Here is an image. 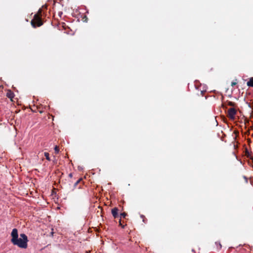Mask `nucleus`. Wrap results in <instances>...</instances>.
Masks as SVG:
<instances>
[{"mask_svg":"<svg viewBox=\"0 0 253 253\" xmlns=\"http://www.w3.org/2000/svg\"><path fill=\"white\" fill-rule=\"evenodd\" d=\"M11 242L14 245L22 249L27 248V243L28 242V237L25 234H21L20 238H18V230L16 228L12 229L11 233Z\"/></svg>","mask_w":253,"mask_h":253,"instance_id":"f257e3e1","label":"nucleus"},{"mask_svg":"<svg viewBox=\"0 0 253 253\" xmlns=\"http://www.w3.org/2000/svg\"><path fill=\"white\" fill-rule=\"evenodd\" d=\"M42 9H39L37 13L35 14L33 19L31 20V24L33 27L36 28L42 26L43 24L42 20Z\"/></svg>","mask_w":253,"mask_h":253,"instance_id":"f03ea898","label":"nucleus"},{"mask_svg":"<svg viewBox=\"0 0 253 253\" xmlns=\"http://www.w3.org/2000/svg\"><path fill=\"white\" fill-rule=\"evenodd\" d=\"M237 111L234 108H231L228 110L227 116L231 120H234Z\"/></svg>","mask_w":253,"mask_h":253,"instance_id":"7ed1b4c3","label":"nucleus"},{"mask_svg":"<svg viewBox=\"0 0 253 253\" xmlns=\"http://www.w3.org/2000/svg\"><path fill=\"white\" fill-rule=\"evenodd\" d=\"M68 29H70V28L65 23H62L59 25V30H66L67 32H69Z\"/></svg>","mask_w":253,"mask_h":253,"instance_id":"20e7f679","label":"nucleus"},{"mask_svg":"<svg viewBox=\"0 0 253 253\" xmlns=\"http://www.w3.org/2000/svg\"><path fill=\"white\" fill-rule=\"evenodd\" d=\"M112 214L114 218H117L118 216V209L117 208H113L112 210Z\"/></svg>","mask_w":253,"mask_h":253,"instance_id":"39448f33","label":"nucleus"},{"mask_svg":"<svg viewBox=\"0 0 253 253\" xmlns=\"http://www.w3.org/2000/svg\"><path fill=\"white\" fill-rule=\"evenodd\" d=\"M81 20L84 22H87L88 21V18L86 15L84 14H83L81 15Z\"/></svg>","mask_w":253,"mask_h":253,"instance_id":"423d86ee","label":"nucleus"},{"mask_svg":"<svg viewBox=\"0 0 253 253\" xmlns=\"http://www.w3.org/2000/svg\"><path fill=\"white\" fill-rule=\"evenodd\" d=\"M247 85L250 87H253V78L250 79L249 81L247 82Z\"/></svg>","mask_w":253,"mask_h":253,"instance_id":"0eeeda50","label":"nucleus"},{"mask_svg":"<svg viewBox=\"0 0 253 253\" xmlns=\"http://www.w3.org/2000/svg\"><path fill=\"white\" fill-rule=\"evenodd\" d=\"M6 96L8 98L12 99L14 97V94L11 91H9L7 93Z\"/></svg>","mask_w":253,"mask_h":253,"instance_id":"6e6552de","label":"nucleus"},{"mask_svg":"<svg viewBox=\"0 0 253 253\" xmlns=\"http://www.w3.org/2000/svg\"><path fill=\"white\" fill-rule=\"evenodd\" d=\"M215 244L216 246V249L218 251H219L221 248H222V246H221V244L220 242H216L215 243Z\"/></svg>","mask_w":253,"mask_h":253,"instance_id":"1a4fd4ad","label":"nucleus"},{"mask_svg":"<svg viewBox=\"0 0 253 253\" xmlns=\"http://www.w3.org/2000/svg\"><path fill=\"white\" fill-rule=\"evenodd\" d=\"M44 155L46 158V159L48 161H50L51 160L50 159V157H49V154L47 152H44Z\"/></svg>","mask_w":253,"mask_h":253,"instance_id":"9d476101","label":"nucleus"},{"mask_svg":"<svg viewBox=\"0 0 253 253\" xmlns=\"http://www.w3.org/2000/svg\"><path fill=\"white\" fill-rule=\"evenodd\" d=\"M126 215V213L125 212H123L120 214V218H125Z\"/></svg>","mask_w":253,"mask_h":253,"instance_id":"9b49d317","label":"nucleus"},{"mask_svg":"<svg viewBox=\"0 0 253 253\" xmlns=\"http://www.w3.org/2000/svg\"><path fill=\"white\" fill-rule=\"evenodd\" d=\"M54 150H55V152L56 153H59V149L58 148V147L56 146L55 147H54Z\"/></svg>","mask_w":253,"mask_h":253,"instance_id":"f8f14e48","label":"nucleus"},{"mask_svg":"<svg viewBox=\"0 0 253 253\" xmlns=\"http://www.w3.org/2000/svg\"><path fill=\"white\" fill-rule=\"evenodd\" d=\"M234 105H235V103L234 102H232L231 101L228 102V105H229V106H234Z\"/></svg>","mask_w":253,"mask_h":253,"instance_id":"ddd939ff","label":"nucleus"},{"mask_svg":"<svg viewBox=\"0 0 253 253\" xmlns=\"http://www.w3.org/2000/svg\"><path fill=\"white\" fill-rule=\"evenodd\" d=\"M119 223H120V225L121 226L122 228H124L125 226L124 225H123L122 223H121V219H120Z\"/></svg>","mask_w":253,"mask_h":253,"instance_id":"4468645a","label":"nucleus"},{"mask_svg":"<svg viewBox=\"0 0 253 253\" xmlns=\"http://www.w3.org/2000/svg\"><path fill=\"white\" fill-rule=\"evenodd\" d=\"M236 84V83H234V82H232V86H233V85H235Z\"/></svg>","mask_w":253,"mask_h":253,"instance_id":"2eb2a0df","label":"nucleus"},{"mask_svg":"<svg viewBox=\"0 0 253 253\" xmlns=\"http://www.w3.org/2000/svg\"><path fill=\"white\" fill-rule=\"evenodd\" d=\"M79 181H78L76 183V185H77Z\"/></svg>","mask_w":253,"mask_h":253,"instance_id":"dca6fc26","label":"nucleus"},{"mask_svg":"<svg viewBox=\"0 0 253 253\" xmlns=\"http://www.w3.org/2000/svg\"><path fill=\"white\" fill-rule=\"evenodd\" d=\"M70 176H72V174H70Z\"/></svg>","mask_w":253,"mask_h":253,"instance_id":"f3484780","label":"nucleus"}]
</instances>
